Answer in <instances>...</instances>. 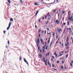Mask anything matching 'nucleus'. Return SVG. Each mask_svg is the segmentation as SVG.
<instances>
[{
  "instance_id": "nucleus-1",
  "label": "nucleus",
  "mask_w": 73,
  "mask_h": 73,
  "mask_svg": "<svg viewBox=\"0 0 73 73\" xmlns=\"http://www.w3.org/2000/svg\"><path fill=\"white\" fill-rule=\"evenodd\" d=\"M72 18H73V16H72L70 18V16H69L68 18V20H70V21H73V19H72Z\"/></svg>"
},
{
  "instance_id": "nucleus-2",
  "label": "nucleus",
  "mask_w": 73,
  "mask_h": 73,
  "mask_svg": "<svg viewBox=\"0 0 73 73\" xmlns=\"http://www.w3.org/2000/svg\"><path fill=\"white\" fill-rule=\"evenodd\" d=\"M57 31L58 32L59 34H61V29L60 28L59 30V29H58Z\"/></svg>"
},
{
  "instance_id": "nucleus-3",
  "label": "nucleus",
  "mask_w": 73,
  "mask_h": 73,
  "mask_svg": "<svg viewBox=\"0 0 73 73\" xmlns=\"http://www.w3.org/2000/svg\"><path fill=\"white\" fill-rule=\"evenodd\" d=\"M36 42L37 43V46H38V43H40V40L39 38H38L37 40L36 41Z\"/></svg>"
},
{
  "instance_id": "nucleus-4",
  "label": "nucleus",
  "mask_w": 73,
  "mask_h": 73,
  "mask_svg": "<svg viewBox=\"0 0 73 73\" xmlns=\"http://www.w3.org/2000/svg\"><path fill=\"white\" fill-rule=\"evenodd\" d=\"M11 25V22H9V25L8 27L7 28V30H9V28H10V27Z\"/></svg>"
},
{
  "instance_id": "nucleus-5",
  "label": "nucleus",
  "mask_w": 73,
  "mask_h": 73,
  "mask_svg": "<svg viewBox=\"0 0 73 73\" xmlns=\"http://www.w3.org/2000/svg\"><path fill=\"white\" fill-rule=\"evenodd\" d=\"M24 60L25 62H26V64H27V65L29 64L28 62H27V60H26L25 59H24Z\"/></svg>"
},
{
  "instance_id": "nucleus-6",
  "label": "nucleus",
  "mask_w": 73,
  "mask_h": 73,
  "mask_svg": "<svg viewBox=\"0 0 73 73\" xmlns=\"http://www.w3.org/2000/svg\"><path fill=\"white\" fill-rule=\"evenodd\" d=\"M54 55L56 56V58H57V54H56V52H54Z\"/></svg>"
},
{
  "instance_id": "nucleus-7",
  "label": "nucleus",
  "mask_w": 73,
  "mask_h": 73,
  "mask_svg": "<svg viewBox=\"0 0 73 73\" xmlns=\"http://www.w3.org/2000/svg\"><path fill=\"white\" fill-rule=\"evenodd\" d=\"M68 45H69V42H67V44H65V45L66 46H68Z\"/></svg>"
},
{
  "instance_id": "nucleus-8",
  "label": "nucleus",
  "mask_w": 73,
  "mask_h": 73,
  "mask_svg": "<svg viewBox=\"0 0 73 73\" xmlns=\"http://www.w3.org/2000/svg\"><path fill=\"white\" fill-rule=\"evenodd\" d=\"M38 11H37L36 12V14L35 15V16H36L37 15V14H38Z\"/></svg>"
},
{
  "instance_id": "nucleus-9",
  "label": "nucleus",
  "mask_w": 73,
  "mask_h": 73,
  "mask_svg": "<svg viewBox=\"0 0 73 73\" xmlns=\"http://www.w3.org/2000/svg\"><path fill=\"white\" fill-rule=\"evenodd\" d=\"M34 4L35 5H38V4L37 2L35 3Z\"/></svg>"
},
{
  "instance_id": "nucleus-10",
  "label": "nucleus",
  "mask_w": 73,
  "mask_h": 73,
  "mask_svg": "<svg viewBox=\"0 0 73 73\" xmlns=\"http://www.w3.org/2000/svg\"><path fill=\"white\" fill-rule=\"evenodd\" d=\"M56 24H58V23H59V21H58V20H56Z\"/></svg>"
},
{
  "instance_id": "nucleus-11",
  "label": "nucleus",
  "mask_w": 73,
  "mask_h": 73,
  "mask_svg": "<svg viewBox=\"0 0 73 73\" xmlns=\"http://www.w3.org/2000/svg\"><path fill=\"white\" fill-rule=\"evenodd\" d=\"M49 53H50V52H49L48 54H46V57H47V56H49Z\"/></svg>"
},
{
  "instance_id": "nucleus-12",
  "label": "nucleus",
  "mask_w": 73,
  "mask_h": 73,
  "mask_svg": "<svg viewBox=\"0 0 73 73\" xmlns=\"http://www.w3.org/2000/svg\"><path fill=\"white\" fill-rule=\"evenodd\" d=\"M50 38H48V43H49V42H50Z\"/></svg>"
},
{
  "instance_id": "nucleus-13",
  "label": "nucleus",
  "mask_w": 73,
  "mask_h": 73,
  "mask_svg": "<svg viewBox=\"0 0 73 73\" xmlns=\"http://www.w3.org/2000/svg\"><path fill=\"white\" fill-rule=\"evenodd\" d=\"M68 38H69V37L68 36L67 38V42H68V40H69L68 39Z\"/></svg>"
},
{
  "instance_id": "nucleus-14",
  "label": "nucleus",
  "mask_w": 73,
  "mask_h": 73,
  "mask_svg": "<svg viewBox=\"0 0 73 73\" xmlns=\"http://www.w3.org/2000/svg\"><path fill=\"white\" fill-rule=\"evenodd\" d=\"M48 46H46V50H47V49H48Z\"/></svg>"
},
{
  "instance_id": "nucleus-15",
  "label": "nucleus",
  "mask_w": 73,
  "mask_h": 73,
  "mask_svg": "<svg viewBox=\"0 0 73 73\" xmlns=\"http://www.w3.org/2000/svg\"><path fill=\"white\" fill-rule=\"evenodd\" d=\"M46 18H47V15H46L45 18V20H46Z\"/></svg>"
},
{
  "instance_id": "nucleus-16",
  "label": "nucleus",
  "mask_w": 73,
  "mask_h": 73,
  "mask_svg": "<svg viewBox=\"0 0 73 73\" xmlns=\"http://www.w3.org/2000/svg\"><path fill=\"white\" fill-rule=\"evenodd\" d=\"M10 21H13V19H12V18H11L10 19Z\"/></svg>"
},
{
  "instance_id": "nucleus-17",
  "label": "nucleus",
  "mask_w": 73,
  "mask_h": 73,
  "mask_svg": "<svg viewBox=\"0 0 73 73\" xmlns=\"http://www.w3.org/2000/svg\"><path fill=\"white\" fill-rule=\"evenodd\" d=\"M61 68L62 69H64V67H63V66L62 65L61 66Z\"/></svg>"
},
{
  "instance_id": "nucleus-18",
  "label": "nucleus",
  "mask_w": 73,
  "mask_h": 73,
  "mask_svg": "<svg viewBox=\"0 0 73 73\" xmlns=\"http://www.w3.org/2000/svg\"><path fill=\"white\" fill-rule=\"evenodd\" d=\"M56 2V0H54V2L53 3H51V4H54Z\"/></svg>"
},
{
  "instance_id": "nucleus-19",
  "label": "nucleus",
  "mask_w": 73,
  "mask_h": 73,
  "mask_svg": "<svg viewBox=\"0 0 73 73\" xmlns=\"http://www.w3.org/2000/svg\"><path fill=\"white\" fill-rule=\"evenodd\" d=\"M47 34H50V35H49V36H51V34H50V33H47Z\"/></svg>"
},
{
  "instance_id": "nucleus-20",
  "label": "nucleus",
  "mask_w": 73,
  "mask_h": 73,
  "mask_svg": "<svg viewBox=\"0 0 73 73\" xmlns=\"http://www.w3.org/2000/svg\"><path fill=\"white\" fill-rule=\"evenodd\" d=\"M39 56H40V57H42V55H41V54H39Z\"/></svg>"
},
{
  "instance_id": "nucleus-21",
  "label": "nucleus",
  "mask_w": 73,
  "mask_h": 73,
  "mask_svg": "<svg viewBox=\"0 0 73 73\" xmlns=\"http://www.w3.org/2000/svg\"><path fill=\"white\" fill-rule=\"evenodd\" d=\"M19 60H20V61H21V56H20Z\"/></svg>"
},
{
  "instance_id": "nucleus-22",
  "label": "nucleus",
  "mask_w": 73,
  "mask_h": 73,
  "mask_svg": "<svg viewBox=\"0 0 73 73\" xmlns=\"http://www.w3.org/2000/svg\"><path fill=\"white\" fill-rule=\"evenodd\" d=\"M45 47H46V44H45L44 46L43 47V49H44Z\"/></svg>"
},
{
  "instance_id": "nucleus-23",
  "label": "nucleus",
  "mask_w": 73,
  "mask_h": 73,
  "mask_svg": "<svg viewBox=\"0 0 73 73\" xmlns=\"http://www.w3.org/2000/svg\"><path fill=\"white\" fill-rule=\"evenodd\" d=\"M65 30H64V31H63V33H63V35H64V33L65 32Z\"/></svg>"
},
{
  "instance_id": "nucleus-24",
  "label": "nucleus",
  "mask_w": 73,
  "mask_h": 73,
  "mask_svg": "<svg viewBox=\"0 0 73 73\" xmlns=\"http://www.w3.org/2000/svg\"><path fill=\"white\" fill-rule=\"evenodd\" d=\"M40 47L39 46H38V50H40Z\"/></svg>"
},
{
  "instance_id": "nucleus-25",
  "label": "nucleus",
  "mask_w": 73,
  "mask_h": 73,
  "mask_svg": "<svg viewBox=\"0 0 73 73\" xmlns=\"http://www.w3.org/2000/svg\"><path fill=\"white\" fill-rule=\"evenodd\" d=\"M8 2L9 3H11V1H10V0H8Z\"/></svg>"
},
{
  "instance_id": "nucleus-26",
  "label": "nucleus",
  "mask_w": 73,
  "mask_h": 73,
  "mask_svg": "<svg viewBox=\"0 0 73 73\" xmlns=\"http://www.w3.org/2000/svg\"><path fill=\"white\" fill-rule=\"evenodd\" d=\"M60 62V61H59V60H58L57 61V63L58 64V63H59Z\"/></svg>"
},
{
  "instance_id": "nucleus-27",
  "label": "nucleus",
  "mask_w": 73,
  "mask_h": 73,
  "mask_svg": "<svg viewBox=\"0 0 73 73\" xmlns=\"http://www.w3.org/2000/svg\"><path fill=\"white\" fill-rule=\"evenodd\" d=\"M44 62H45V65H46V61H44Z\"/></svg>"
},
{
  "instance_id": "nucleus-28",
  "label": "nucleus",
  "mask_w": 73,
  "mask_h": 73,
  "mask_svg": "<svg viewBox=\"0 0 73 73\" xmlns=\"http://www.w3.org/2000/svg\"><path fill=\"white\" fill-rule=\"evenodd\" d=\"M43 60L44 61V62H45L44 61H45V58L44 57H43Z\"/></svg>"
},
{
  "instance_id": "nucleus-29",
  "label": "nucleus",
  "mask_w": 73,
  "mask_h": 73,
  "mask_svg": "<svg viewBox=\"0 0 73 73\" xmlns=\"http://www.w3.org/2000/svg\"><path fill=\"white\" fill-rule=\"evenodd\" d=\"M20 3H23V1H22V0H21L20 1Z\"/></svg>"
},
{
  "instance_id": "nucleus-30",
  "label": "nucleus",
  "mask_w": 73,
  "mask_h": 73,
  "mask_svg": "<svg viewBox=\"0 0 73 73\" xmlns=\"http://www.w3.org/2000/svg\"><path fill=\"white\" fill-rule=\"evenodd\" d=\"M41 42H43V40L42 39H41Z\"/></svg>"
},
{
  "instance_id": "nucleus-31",
  "label": "nucleus",
  "mask_w": 73,
  "mask_h": 73,
  "mask_svg": "<svg viewBox=\"0 0 73 73\" xmlns=\"http://www.w3.org/2000/svg\"><path fill=\"white\" fill-rule=\"evenodd\" d=\"M68 54L66 55V58H68Z\"/></svg>"
},
{
  "instance_id": "nucleus-32",
  "label": "nucleus",
  "mask_w": 73,
  "mask_h": 73,
  "mask_svg": "<svg viewBox=\"0 0 73 73\" xmlns=\"http://www.w3.org/2000/svg\"><path fill=\"white\" fill-rule=\"evenodd\" d=\"M52 67H53V68H54V64L52 65Z\"/></svg>"
},
{
  "instance_id": "nucleus-33",
  "label": "nucleus",
  "mask_w": 73,
  "mask_h": 73,
  "mask_svg": "<svg viewBox=\"0 0 73 73\" xmlns=\"http://www.w3.org/2000/svg\"><path fill=\"white\" fill-rule=\"evenodd\" d=\"M44 20V17H43L42 18V20Z\"/></svg>"
},
{
  "instance_id": "nucleus-34",
  "label": "nucleus",
  "mask_w": 73,
  "mask_h": 73,
  "mask_svg": "<svg viewBox=\"0 0 73 73\" xmlns=\"http://www.w3.org/2000/svg\"><path fill=\"white\" fill-rule=\"evenodd\" d=\"M40 31H41V29H40L39 30V31H38V33H40Z\"/></svg>"
},
{
  "instance_id": "nucleus-35",
  "label": "nucleus",
  "mask_w": 73,
  "mask_h": 73,
  "mask_svg": "<svg viewBox=\"0 0 73 73\" xmlns=\"http://www.w3.org/2000/svg\"><path fill=\"white\" fill-rule=\"evenodd\" d=\"M46 29H47V31H49V28H47Z\"/></svg>"
},
{
  "instance_id": "nucleus-36",
  "label": "nucleus",
  "mask_w": 73,
  "mask_h": 73,
  "mask_svg": "<svg viewBox=\"0 0 73 73\" xmlns=\"http://www.w3.org/2000/svg\"><path fill=\"white\" fill-rule=\"evenodd\" d=\"M45 50V49H43V53H44V51Z\"/></svg>"
},
{
  "instance_id": "nucleus-37",
  "label": "nucleus",
  "mask_w": 73,
  "mask_h": 73,
  "mask_svg": "<svg viewBox=\"0 0 73 73\" xmlns=\"http://www.w3.org/2000/svg\"><path fill=\"white\" fill-rule=\"evenodd\" d=\"M62 46H64V44L62 43Z\"/></svg>"
},
{
  "instance_id": "nucleus-38",
  "label": "nucleus",
  "mask_w": 73,
  "mask_h": 73,
  "mask_svg": "<svg viewBox=\"0 0 73 73\" xmlns=\"http://www.w3.org/2000/svg\"><path fill=\"white\" fill-rule=\"evenodd\" d=\"M70 65L71 66H72V64L71 63L70 64Z\"/></svg>"
},
{
  "instance_id": "nucleus-39",
  "label": "nucleus",
  "mask_w": 73,
  "mask_h": 73,
  "mask_svg": "<svg viewBox=\"0 0 73 73\" xmlns=\"http://www.w3.org/2000/svg\"><path fill=\"white\" fill-rule=\"evenodd\" d=\"M55 33H53V36H54V35H55Z\"/></svg>"
},
{
  "instance_id": "nucleus-40",
  "label": "nucleus",
  "mask_w": 73,
  "mask_h": 73,
  "mask_svg": "<svg viewBox=\"0 0 73 73\" xmlns=\"http://www.w3.org/2000/svg\"><path fill=\"white\" fill-rule=\"evenodd\" d=\"M63 24L64 25H66V23H64Z\"/></svg>"
},
{
  "instance_id": "nucleus-41",
  "label": "nucleus",
  "mask_w": 73,
  "mask_h": 73,
  "mask_svg": "<svg viewBox=\"0 0 73 73\" xmlns=\"http://www.w3.org/2000/svg\"><path fill=\"white\" fill-rule=\"evenodd\" d=\"M50 45H52V42H51V44H50Z\"/></svg>"
},
{
  "instance_id": "nucleus-42",
  "label": "nucleus",
  "mask_w": 73,
  "mask_h": 73,
  "mask_svg": "<svg viewBox=\"0 0 73 73\" xmlns=\"http://www.w3.org/2000/svg\"><path fill=\"white\" fill-rule=\"evenodd\" d=\"M52 58H54V56H52Z\"/></svg>"
},
{
  "instance_id": "nucleus-43",
  "label": "nucleus",
  "mask_w": 73,
  "mask_h": 73,
  "mask_svg": "<svg viewBox=\"0 0 73 73\" xmlns=\"http://www.w3.org/2000/svg\"><path fill=\"white\" fill-rule=\"evenodd\" d=\"M67 23H68V25H69V22L68 21Z\"/></svg>"
},
{
  "instance_id": "nucleus-44",
  "label": "nucleus",
  "mask_w": 73,
  "mask_h": 73,
  "mask_svg": "<svg viewBox=\"0 0 73 73\" xmlns=\"http://www.w3.org/2000/svg\"><path fill=\"white\" fill-rule=\"evenodd\" d=\"M70 14H68V16H70Z\"/></svg>"
},
{
  "instance_id": "nucleus-45",
  "label": "nucleus",
  "mask_w": 73,
  "mask_h": 73,
  "mask_svg": "<svg viewBox=\"0 0 73 73\" xmlns=\"http://www.w3.org/2000/svg\"><path fill=\"white\" fill-rule=\"evenodd\" d=\"M69 30H70H70H71V28H70V27L69 28Z\"/></svg>"
},
{
  "instance_id": "nucleus-46",
  "label": "nucleus",
  "mask_w": 73,
  "mask_h": 73,
  "mask_svg": "<svg viewBox=\"0 0 73 73\" xmlns=\"http://www.w3.org/2000/svg\"><path fill=\"white\" fill-rule=\"evenodd\" d=\"M35 27L36 28H37V25H35Z\"/></svg>"
},
{
  "instance_id": "nucleus-47",
  "label": "nucleus",
  "mask_w": 73,
  "mask_h": 73,
  "mask_svg": "<svg viewBox=\"0 0 73 73\" xmlns=\"http://www.w3.org/2000/svg\"><path fill=\"white\" fill-rule=\"evenodd\" d=\"M5 32H6L5 31H4L3 33H4V34H5Z\"/></svg>"
},
{
  "instance_id": "nucleus-48",
  "label": "nucleus",
  "mask_w": 73,
  "mask_h": 73,
  "mask_svg": "<svg viewBox=\"0 0 73 73\" xmlns=\"http://www.w3.org/2000/svg\"><path fill=\"white\" fill-rule=\"evenodd\" d=\"M42 42L43 45H44V42Z\"/></svg>"
},
{
  "instance_id": "nucleus-49",
  "label": "nucleus",
  "mask_w": 73,
  "mask_h": 73,
  "mask_svg": "<svg viewBox=\"0 0 73 73\" xmlns=\"http://www.w3.org/2000/svg\"><path fill=\"white\" fill-rule=\"evenodd\" d=\"M8 44H9V40L8 41Z\"/></svg>"
},
{
  "instance_id": "nucleus-50",
  "label": "nucleus",
  "mask_w": 73,
  "mask_h": 73,
  "mask_svg": "<svg viewBox=\"0 0 73 73\" xmlns=\"http://www.w3.org/2000/svg\"><path fill=\"white\" fill-rule=\"evenodd\" d=\"M70 11H69L68 12V14H69V13H70Z\"/></svg>"
},
{
  "instance_id": "nucleus-51",
  "label": "nucleus",
  "mask_w": 73,
  "mask_h": 73,
  "mask_svg": "<svg viewBox=\"0 0 73 73\" xmlns=\"http://www.w3.org/2000/svg\"><path fill=\"white\" fill-rule=\"evenodd\" d=\"M40 37V34H39L38 35V37Z\"/></svg>"
},
{
  "instance_id": "nucleus-52",
  "label": "nucleus",
  "mask_w": 73,
  "mask_h": 73,
  "mask_svg": "<svg viewBox=\"0 0 73 73\" xmlns=\"http://www.w3.org/2000/svg\"><path fill=\"white\" fill-rule=\"evenodd\" d=\"M48 65L50 64H49V62H48Z\"/></svg>"
},
{
  "instance_id": "nucleus-53",
  "label": "nucleus",
  "mask_w": 73,
  "mask_h": 73,
  "mask_svg": "<svg viewBox=\"0 0 73 73\" xmlns=\"http://www.w3.org/2000/svg\"><path fill=\"white\" fill-rule=\"evenodd\" d=\"M57 38H58V35L56 36V39H57Z\"/></svg>"
},
{
  "instance_id": "nucleus-54",
  "label": "nucleus",
  "mask_w": 73,
  "mask_h": 73,
  "mask_svg": "<svg viewBox=\"0 0 73 73\" xmlns=\"http://www.w3.org/2000/svg\"><path fill=\"white\" fill-rule=\"evenodd\" d=\"M64 11H63V12H62V14H64Z\"/></svg>"
},
{
  "instance_id": "nucleus-55",
  "label": "nucleus",
  "mask_w": 73,
  "mask_h": 73,
  "mask_svg": "<svg viewBox=\"0 0 73 73\" xmlns=\"http://www.w3.org/2000/svg\"><path fill=\"white\" fill-rule=\"evenodd\" d=\"M48 23V21H47L46 23V24H47Z\"/></svg>"
},
{
  "instance_id": "nucleus-56",
  "label": "nucleus",
  "mask_w": 73,
  "mask_h": 73,
  "mask_svg": "<svg viewBox=\"0 0 73 73\" xmlns=\"http://www.w3.org/2000/svg\"><path fill=\"white\" fill-rule=\"evenodd\" d=\"M49 13H47V16H49Z\"/></svg>"
},
{
  "instance_id": "nucleus-57",
  "label": "nucleus",
  "mask_w": 73,
  "mask_h": 73,
  "mask_svg": "<svg viewBox=\"0 0 73 73\" xmlns=\"http://www.w3.org/2000/svg\"><path fill=\"white\" fill-rule=\"evenodd\" d=\"M71 63H72V64H73V60H72L71 61Z\"/></svg>"
},
{
  "instance_id": "nucleus-58",
  "label": "nucleus",
  "mask_w": 73,
  "mask_h": 73,
  "mask_svg": "<svg viewBox=\"0 0 73 73\" xmlns=\"http://www.w3.org/2000/svg\"><path fill=\"white\" fill-rule=\"evenodd\" d=\"M62 54H61L60 55V56H62Z\"/></svg>"
},
{
  "instance_id": "nucleus-59",
  "label": "nucleus",
  "mask_w": 73,
  "mask_h": 73,
  "mask_svg": "<svg viewBox=\"0 0 73 73\" xmlns=\"http://www.w3.org/2000/svg\"><path fill=\"white\" fill-rule=\"evenodd\" d=\"M41 21V20H40V19H39V23H40V21Z\"/></svg>"
},
{
  "instance_id": "nucleus-60",
  "label": "nucleus",
  "mask_w": 73,
  "mask_h": 73,
  "mask_svg": "<svg viewBox=\"0 0 73 73\" xmlns=\"http://www.w3.org/2000/svg\"><path fill=\"white\" fill-rule=\"evenodd\" d=\"M57 43H58V40H57L56 42V44H57Z\"/></svg>"
},
{
  "instance_id": "nucleus-61",
  "label": "nucleus",
  "mask_w": 73,
  "mask_h": 73,
  "mask_svg": "<svg viewBox=\"0 0 73 73\" xmlns=\"http://www.w3.org/2000/svg\"><path fill=\"white\" fill-rule=\"evenodd\" d=\"M51 61H53V59H52V58H51Z\"/></svg>"
},
{
  "instance_id": "nucleus-62",
  "label": "nucleus",
  "mask_w": 73,
  "mask_h": 73,
  "mask_svg": "<svg viewBox=\"0 0 73 73\" xmlns=\"http://www.w3.org/2000/svg\"><path fill=\"white\" fill-rule=\"evenodd\" d=\"M56 11V9H55V10H54V13L55 12V11Z\"/></svg>"
},
{
  "instance_id": "nucleus-63",
  "label": "nucleus",
  "mask_w": 73,
  "mask_h": 73,
  "mask_svg": "<svg viewBox=\"0 0 73 73\" xmlns=\"http://www.w3.org/2000/svg\"><path fill=\"white\" fill-rule=\"evenodd\" d=\"M42 52V50H40V53H41Z\"/></svg>"
},
{
  "instance_id": "nucleus-64",
  "label": "nucleus",
  "mask_w": 73,
  "mask_h": 73,
  "mask_svg": "<svg viewBox=\"0 0 73 73\" xmlns=\"http://www.w3.org/2000/svg\"><path fill=\"white\" fill-rule=\"evenodd\" d=\"M64 61H62V64H64Z\"/></svg>"
}]
</instances>
